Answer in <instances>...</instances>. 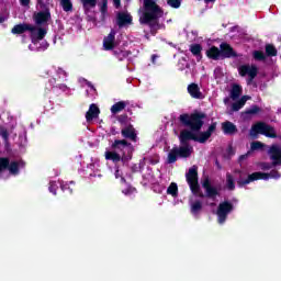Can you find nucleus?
<instances>
[{
	"mask_svg": "<svg viewBox=\"0 0 281 281\" xmlns=\"http://www.w3.org/2000/svg\"><path fill=\"white\" fill-rule=\"evenodd\" d=\"M187 183L192 192L193 196L199 199H211V201H216V196L221 195L218 188L212 186L210 177H204L202 180V188L205 193L201 190V184H199V167L193 166L186 173Z\"/></svg>",
	"mask_w": 281,
	"mask_h": 281,
	"instance_id": "1",
	"label": "nucleus"
},
{
	"mask_svg": "<svg viewBox=\"0 0 281 281\" xmlns=\"http://www.w3.org/2000/svg\"><path fill=\"white\" fill-rule=\"evenodd\" d=\"M161 16H164V9L157 4V0H143V13L139 23L140 25H148L153 36L161 30V24H159Z\"/></svg>",
	"mask_w": 281,
	"mask_h": 281,
	"instance_id": "2",
	"label": "nucleus"
},
{
	"mask_svg": "<svg viewBox=\"0 0 281 281\" xmlns=\"http://www.w3.org/2000/svg\"><path fill=\"white\" fill-rule=\"evenodd\" d=\"M181 146L173 147L167 156V164H176L178 157L188 159L192 155V146L188 142H196V134L192 130H182L179 135Z\"/></svg>",
	"mask_w": 281,
	"mask_h": 281,
	"instance_id": "3",
	"label": "nucleus"
},
{
	"mask_svg": "<svg viewBox=\"0 0 281 281\" xmlns=\"http://www.w3.org/2000/svg\"><path fill=\"white\" fill-rule=\"evenodd\" d=\"M111 150L112 151H105V159L117 164L119 161H128V159H133L135 147L131 142L123 138L115 139L111 145Z\"/></svg>",
	"mask_w": 281,
	"mask_h": 281,
	"instance_id": "4",
	"label": "nucleus"
},
{
	"mask_svg": "<svg viewBox=\"0 0 281 281\" xmlns=\"http://www.w3.org/2000/svg\"><path fill=\"white\" fill-rule=\"evenodd\" d=\"M207 119V114L205 112H193L191 114L184 113L179 116V122L186 128H190V131L194 133H199L203 128V124H205V120Z\"/></svg>",
	"mask_w": 281,
	"mask_h": 281,
	"instance_id": "5",
	"label": "nucleus"
},
{
	"mask_svg": "<svg viewBox=\"0 0 281 281\" xmlns=\"http://www.w3.org/2000/svg\"><path fill=\"white\" fill-rule=\"evenodd\" d=\"M239 175V178L237 179V186L238 188H245V186H249V183L254 181H260L261 179L263 181H267L269 179H280V172L276 169L271 170L269 173H265L262 171H256L250 175H248L247 179H243V173L240 170H235Z\"/></svg>",
	"mask_w": 281,
	"mask_h": 281,
	"instance_id": "6",
	"label": "nucleus"
},
{
	"mask_svg": "<svg viewBox=\"0 0 281 281\" xmlns=\"http://www.w3.org/2000/svg\"><path fill=\"white\" fill-rule=\"evenodd\" d=\"M250 135L252 137H256L257 135H265L266 137H270L271 139H276L278 137L276 128L265 122H259L252 125L250 130Z\"/></svg>",
	"mask_w": 281,
	"mask_h": 281,
	"instance_id": "7",
	"label": "nucleus"
},
{
	"mask_svg": "<svg viewBox=\"0 0 281 281\" xmlns=\"http://www.w3.org/2000/svg\"><path fill=\"white\" fill-rule=\"evenodd\" d=\"M234 212V204L229 201H223L217 206V223L223 225L227 221V216Z\"/></svg>",
	"mask_w": 281,
	"mask_h": 281,
	"instance_id": "8",
	"label": "nucleus"
},
{
	"mask_svg": "<svg viewBox=\"0 0 281 281\" xmlns=\"http://www.w3.org/2000/svg\"><path fill=\"white\" fill-rule=\"evenodd\" d=\"M20 164L16 160L10 161L8 157H0V175L9 170L10 175L16 177L20 172Z\"/></svg>",
	"mask_w": 281,
	"mask_h": 281,
	"instance_id": "9",
	"label": "nucleus"
},
{
	"mask_svg": "<svg viewBox=\"0 0 281 281\" xmlns=\"http://www.w3.org/2000/svg\"><path fill=\"white\" fill-rule=\"evenodd\" d=\"M238 71L241 78H245V76H248L247 85H251L256 79V76H258V67L254 65L252 66L243 65L238 68Z\"/></svg>",
	"mask_w": 281,
	"mask_h": 281,
	"instance_id": "10",
	"label": "nucleus"
},
{
	"mask_svg": "<svg viewBox=\"0 0 281 281\" xmlns=\"http://www.w3.org/2000/svg\"><path fill=\"white\" fill-rule=\"evenodd\" d=\"M43 11L35 12L33 14V21L36 26L47 25L52 21V12L49 9H42Z\"/></svg>",
	"mask_w": 281,
	"mask_h": 281,
	"instance_id": "11",
	"label": "nucleus"
},
{
	"mask_svg": "<svg viewBox=\"0 0 281 281\" xmlns=\"http://www.w3.org/2000/svg\"><path fill=\"white\" fill-rule=\"evenodd\" d=\"M220 56L221 60H225L226 58H238V53H236L234 47L227 42H223L220 44Z\"/></svg>",
	"mask_w": 281,
	"mask_h": 281,
	"instance_id": "12",
	"label": "nucleus"
},
{
	"mask_svg": "<svg viewBox=\"0 0 281 281\" xmlns=\"http://www.w3.org/2000/svg\"><path fill=\"white\" fill-rule=\"evenodd\" d=\"M32 43H37V41H43L47 36V29L43 26H34L30 30Z\"/></svg>",
	"mask_w": 281,
	"mask_h": 281,
	"instance_id": "13",
	"label": "nucleus"
},
{
	"mask_svg": "<svg viewBox=\"0 0 281 281\" xmlns=\"http://www.w3.org/2000/svg\"><path fill=\"white\" fill-rule=\"evenodd\" d=\"M268 155H270V159L272 161V166H281V148L278 145L270 146L268 150Z\"/></svg>",
	"mask_w": 281,
	"mask_h": 281,
	"instance_id": "14",
	"label": "nucleus"
},
{
	"mask_svg": "<svg viewBox=\"0 0 281 281\" xmlns=\"http://www.w3.org/2000/svg\"><path fill=\"white\" fill-rule=\"evenodd\" d=\"M216 131V122H213L205 132H201L199 136L195 135V142L205 144L212 137V133Z\"/></svg>",
	"mask_w": 281,
	"mask_h": 281,
	"instance_id": "15",
	"label": "nucleus"
},
{
	"mask_svg": "<svg viewBox=\"0 0 281 281\" xmlns=\"http://www.w3.org/2000/svg\"><path fill=\"white\" fill-rule=\"evenodd\" d=\"M115 30H111L109 35L103 38V48L105 49V52H111L115 49V46L117 45L115 43Z\"/></svg>",
	"mask_w": 281,
	"mask_h": 281,
	"instance_id": "16",
	"label": "nucleus"
},
{
	"mask_svg": "<svg viewBox=\"0 0 281 281\" xmlns=\"http://www.w3.org/2000/svg\"><path fill=\"white\" fill-rule=\"evenodd\" d=\"M121 135L124 139H131V142H137V132L133 125H127L121 130Z\"/></svg>",
	"mask_w": 281,
	"mask_h": 281,
	"instance_id": "17",
	"label": "nucleus"
},
{
	"mask_svg": "<svg viewBox=\"0 0 281 281\" xmlns=\"http://www.w3.org/2000/svg\"><path fill=\"white\" fill-rule=\"evenodd\" d=\"M133 23V16L125 12H119L116 15V24L119 27H125V25H131Z\"/></svg>",
	"mask_w": 281,
	"mask_h": 281,
	"instance_id": "18",
	"label": "nucleus"
},
{
	"mask_svg": "<svg viewBox=\"0 0 281 281\" xmlns=\"http://www.w3.org/2000/svg\"><path fill=\"white\" fill-rule=\"evenodd\" d=\"M98 117H100V108L92 103L86 112V122H93V120H98Z\"/></svg>",
	"mask_w": 281,
	"mask_h": 281,
	"instance_id": "19",
	"label": "nucleus"
},
{
	"mask_svg": "<svg viewBox=\"0 0 281 281\" xmlns=\"http://www.w3.org/2000/svg\"><path fill=\"white\" fill-rule=\"evenodd\" d=\"M187 90L191 98H194V100H203V92H201V88H199V85L190 83Z\"/></svg>",
	"mask_w": 281,
	"mask_h": 281,
	"instance_id": "20",
	"label": "nucleus"
},
{
	"mask_svg": "<svg viewBox=\"0 0 281 281\" xmlns=\"http://www.w3.org/2000/svg\"><path fill=\"white\" fill-rule=\"evenodd\" d=\"M222 131L224 135H236V133H238V127L231 121H225L222 123Z\"/></svg>",
	"mask_w": 281,
	"mask_h": 281,
	"instance_id": "21",
	"label": "nucleus"
},
{
	"mask_svg": "<svg viewBox=\"0 0 281 281\" xmlns=\"http://www.w3.org/2000/svg\"><path fill=\"white\" fill-rule=\"evenodd\" d=\"M30 30H34V25L29 23L16 24L12 27V34H25V32H30Z\"/></svg>",
	"mask_w": 281,
	"mask_h": 281,
	"instance_id": "22",
	"label": "nucleus"
},
{
	"mask_svg": "<svg viewBox=\"0 0 281 281\" xmlns=\"http://www.w3.org/2000/svg\"><path fill=\"white\" fill-rule=\"evenodd\" d=\"M206 56L210 58V60H221V49L216 46H211L206 50Z\"/></svg>",
	"mask_w": 281,
	"mask_h": 281,
	"instance_id": "23",
	"label": "nucleus"
},
{
	"mask_svg": "<svg viewBox=\"0 0 281 281\" xmlns=\"http://www.w3.org/2000/svg\"><path fill=\"white\" fill-rule=\"evenodd\" d=\"M82 4V9L86 14H89L95 5H98V0H80Z\"/></svg>",
	"mask_w": 281,
	"mask_h": 281,
	"instance_id": "24",
	"label": "nucleus"
},
{
	"mask_svg": "<svg viewBox=\"0 0 281 281\" xmlns=\"http://www.w3.org/2000/svg\"><path fill=\"white\" fill-rule=\"evenodd\" d=\"M190 52L196 57L198 61L202 60L203 54L201 52H203V46L201 44H191Z\"/></svg>",
	"mask_w": 281,
	"mask_h": 281,
	"instance_id": "25",
	"label": "nucleus"
},
{
	"mask_svg": "<svg viewBox=\"0 0 281 281\" xmlns=\"http://www.w3.org/2000/svg\"><path fill=\"white\" fill-rule=\"evenodd\" d=\"M126 104H128L126 101H119L114 103L110 109L112 115H117V113L124 111V109H126Z\"/></svg>",
	"mask_w": 281,
	"mask_h": 281,
	"instance_id": "26",
	"label": "nucleus"
},
{
	"mask_svg": "<svg viewBox=\"0 0 281 281\" xmlns=\"http://www.w3.org/2000/svg\"><path fill=\"white\" fill-rule=\"evenodd\" d=\"M243 95V87L238 83H234L231 90L232 100H238Z\"/></svg>",
	"mask_w": 281,
	"mask_h": 281,
	"instance_id": "27",
	"label": "nucleus"
},
{
	"mask_svg": "<svg viewBox=\"0 0 281 281\" xmlns=\"http://www.w3.org/2000/svg\"><path fill=\"white\" fill-rule=\"evenodd\" d=\"M201 210H203V203L200 200H195L192 204H191V214H193V216H196Z\"/></svg>",
	"mask_w": 281,
	"mask_h": 281,
	"instance_id": "28",
	"label": "nucleus"
},
{
	"mask_svg": "<svg viewBox=\"0 0 281 281\" xmlns=\"http://www.w3.org/2000/svg\"><path fill=\"white\" fill-rule=\"evenodd\" d=\"M60 7L64 12H74V3L71 0H60Z\"/></svg>",
	"mask_w": 281,
	"mask_h": 281,
	"instance_id": "29",
	"label": "nucleus"
},
{
	"mask_svg": "<svg viewBox=\"0 0 281 281\" xmlns=\"http://www.w3.org/2000/svg\"><path fill=\"white\" fill-rule=\"evenodd\" d=\"M266 56L269 58L273 56H278V48L273 44H267L266 45Z\"/></svg>",
	"mask_w": 281,
	"mask_h": 281,
	"instance_id": "30",
	"label": "nucleus"
},
{
	"mask_svg": "<svg viewBox=\"0 0 281 281\" xmlns=\"http://www.w3.org/2000/svg\"><path fill=\"white\" fill-rule=\"evenodd\" d=\"M226 188L227 190H236V183L234 182V176L232 173H226Z\"/></svg>",
	"mask_w": 281,
	"mask_h": 281,
	"instance_id": "31",
	"label": "nucleus"
},
{
	"mask_svg": "<svg viewBox=\"0 0 281 281\" xmlns=\"http://www.w3.org/2000/svg\"><path fill=\"white\" fill-rule=\"evenodd\" d=\"M167 194H170L171 196H179V187L176 182H171L170 186L167 189Z\"/></svg>",
	"mask_w": 281,
	"mask_h": 281,
	"instance_id": "32",
	"label": "nucleus"
},
{
	"mask_svg": "<svg viewBox=\"0 0 281 281\" xmlns=\"http://www.w3.org/2000/svg\"><path fill=\"white\" fill-rule=\"evenodd\" d=\"M0 135L4 140L5 146H10V133L5 127H0Z\"/></svg>",
	"mask_w": 281,
	"mask_h": 281,
	"instance_id": "33",
	"label": "nucleus"
},
{
	"mask_svg": "<svg viewBox=\"0 0 281 281\" xmlns=\"http://www.w3.org/2000/svg\"><path fill=\"white\" fill-rule=\"evenodd\" d=\"M252 57L255 60H259V61L267 60V55L262 50H254Z\"/></svg>",
	"mask_w": 281,
	"mask_h": 281,
	"instance_id": "34",
	"label": "nucleus"
},
{
	"mask_svg": "<svg viewBox=\"0 0 281 281\" xmlns=\"http://www.w3.org/2000/svg\"><path fill=\"white\" fill-rule=\"evenodd\" d=\"M246 115H256V113H260V106L252 105L250 109L244 112Z\"/></svg>",
	"mask_w": 281,
	"mask_h": 281,
	"instance_id": "35",
	"label": "nucleus"
},
{
	"mask_svg": "<svg viewBox=\"0 0 281 281\" xmlns=\"http://www.w3.org/2000/svg\"><path fill=\"white\" fill-rule=\"evenodd\" d=\"M113 54L116 58H119V56H123V58H128V56H131V52L128 50H113Z\"/></svg>",
	"mask_w": 281,
	"mask_h": 281,
	"instance_id": "36",
	"label": "nucleus"
},
{
	"mask_svg": "<svg viewBox=\"0 0 281 281\" xmlns=\"http://www.w3.org/2000/svg\"><path fill=\"white\" fill-rule=\"evenodd\" d=\"M250 148L251 150H262V148H265V144L256 140L251 143Z\"/></svg>",
	"mask_w": 281,
	"mask_h": 281,
	"instance_id": "37",
	"label": "nucleus"
},
{
	"mask_svg": "<svg viewBox=\"0 0 281 281\" xmlns=\"http://www.w3.org/2000/svg\"><path fill=\"white\" fill-rule=\"evenodd\" d=\"M122 192L126 196H131V194L137 192V189H135L134 187L127 186L125 189L122 190Z\"/></svg>",
	"mask_w": 281,
	"mask_h": 281,
	"instance_id": "38",
	"label": "nucleus"
},
{
	"mask_svg": "<svg viewBox=\"0 0 281 281\" xmlns=\"http://www.w3.org/2000/svg\"><path fill=\"white\" fill-rule=\"evenodd\" d=\"M167 3L170 8H175L176 10L181 8V0H167Z\"/></svg>",
	"mask_w": 281,
	"mask_h": 281,
	"instance_id": "39",
	"label": "nucleus"
},
{
	"mask_svg": "<svg viewBox=\"0 0 281 281\" xmlns=\"http://www.w3.org/2000/svg\"><path fill=\"white\" fill-rule=\"evenodd\" d=\"M100 12L102 16H105V14L109 12V2H101Z\"/></svg>",
	"mask_w": 281,
	"mask_h": 281,
	"instance_id": "40",
	"label": "nucleus"
},
{
	"mask_svg": "<svg viewBox=\"0 0 281 281\" xmlns=\"http://www.w3.org/2000/svg\"><path fill=\"white\" fill-rule=\"evenodd\" d=\"M117 122L120 124H128V115L127 114H121L117 116Z\"/></svg>",
	"mask_w": 281,
	"mask_h": 281,
	"instance_id": "41",
	"label": "nucleus"
},
{
	"mask_svg": "<svg viewBox=\"0 0 281 281\" xmlns=\"http://www.w3.org/2000/svg\"><path fill=\"white\" fill-rule=\"evenodd\" d=\"M37 3L41 9H49L47 5H49V0H37Z\"/></svg>",
	"mask_w": 281,
	"mask_h": 281,
	"instance_id": "42",
	"label": "nucleus"
},
{
	"mask_svg": "<svg viewBox=\"0 0 281 281\" xmlns=\"http://www.w3.org/2000/svg\"><path fill=\"white\" fill-rule=\"evenodd\" d=\"M48 190H49V192H52V194L56 195V191L58 190V186L55 184V182H49Z\"/></svg>",
	"mask_w": 281,
	"mask_h": 281,
	"instance_id": "43",
	"label": "nucleus"
},
{
	"mask_svg": "<svg viewBox=\"0 0 281 281\" xmlns=\"http://www.w3.org/2000/svg\"><path fill=\"white\" fill-rule=\"evenodd\" d=\"M243 104L239 101H236L235 103L232 104V111H238L239 109H243Z\"/></svg>",
	"mask_w": 281,
	"mask_h": 281,
	"instance_id": "44",
	"label": "nucleus"
},
{
	"mask_svg": "<svg viewBox=\"0 0 281 281\" xmlns=\"http://www.w3.org/2000/svg\"><path fill=\"white\" fill-rule=\"evenodd\" d=\"M272 167H273V164H269V162H263L261 165L262 170H271Z\"/></svg>",
	"mask_w": 281,
	"mask_h": 281,
	"instance_id": "45",
	"label": "nucleus"
},
{
	"mask_svg": "<svg viewBox=\"0 0 281 281\" xmlns=\"http://www.w3.org/2000/svg\"><path fill=\"white\" fill-rule=\"evenodd\" d=\"M251 97L249 95H244L240 98L239 102L245 106L247 104V100H250Z\"/></svg>",
	"mask_w": 281,
	"mask_h": 281,
	"instance_id": "46",
	"label": "nucleus"
},
{
	"mask_svg": "<svg viewBox=\"0 0 281 281\" xmlns=\"http://www.w3.org/2000/svg\"><path fill=\"white\" fill-rule=\"evenodd\" d=\"M114 3V8L120 9V7L122 5V0H113Z\"/></svg>",
	"mask_w": 281,
	"mask_h": 281,
	"instance_id": "47",
	"label": "nucleus"
},
{
	"mask_svg": "<svg viewBox=\"0 0 281 281\" xmlns=\"http://www.w3.org/2000/svg\"><path fill=\"white\" fill-rule=\"evenodd\" d=\"M20 5L27 8V5H30V0H20Z\"/></svg>",
	"mask_w": 281,
	"mask_h": 281,
	"instance_id": "48",
	"label": "nucleus"
},
{
	"mask_svg": "<svg viewBox=\"0 0 281 281\" xmlns=\"http://www.w3.org/2000/svg\"><path fill=\"white\" fill-rule=\"evenodd\" d=\"M115 179H120V177L122 178V172L120 171V169L115 170Z\"/></svg>",
	"mask_w": 281,
	"mask_h": 281,
	"instance_id": "49",
	"label": "nucleus"
},
{
	"mask_svg": "<svg viewBox=\"0 0 281 281\" xmlns=\"http://www.w3.org/2000/svg\"><path fill=\"white\" fill-rule=\"evenodd\" d=\"M247 157H249V154H245V155L239 156V161H243V160L247 159Z\"/></svg>",
	"mask_w": 281,
	"mask_h": 281,
	"instance_id": "50",
	"label": "nucleus"
},
{
	"mask_svg": "<svg viewBox=\"0 0 281 281\" xmlns=\"http://www.w3.org/2000/svg\"><path fill=\"white\" fill-rule=\"evenodd\" d=\"M157 58H159V56L158 55H151V63H154L155 64V60H157Z\"/></svg>",
	"mask_w": 281,
	"mask_h": 281,
	"instance_id": "51",
	"label": "nucleus"
},
{
	"mask_svg": "<svg viewBox=\"0 0 281 281\" xmlns=\"http://www.w3.org/2000/svg\"><path fill=\"white\" fill-rule=\"evenodd\" d=\"M58 88L61 89L63 91H65V89H67V86L61 83L58 86Z\"/></svg>",
	"mask_w": 281,
	"mask_h": 281,
	"instance_id": "52",
	"label": "nucleus"
},
{
	"mask_svg": "<svg viewBox=\"0 0 281 281\" xmlns=\"http://www.w3.org/2000/svg\"><path fill=\"white\" fill-rule=\"evenodd\" d=\"M58 74H64V76H67V72H65V70H63L61 68L58 69Z\"/></svg>",
	"mask_w": 281,
	"mask_h": 281,
	"instance_id": "53",
	"label": "nucleus"
},
{
	"mask_svg": "<svg viewBox=\"0 0 281 281\" xmlns=\"http://www.w3.org/2000/svg\"><path fill=\"white\" fill-rule=\"evenodd\" d=\"M50 85H56V78L49 79Z\"/></svg>",
	"mask_w": 281,
	"mask_h": 281,
	"instance_id": "54",
	"label": "nucleus"
},
{
	"mask_svg": "<svg viewBox=\"0 0 281 281\" xmlns=\"http://www.w3.org/2000/svg\"><path fill=\"white\" fill-rule=\"evenodd\" d=\"M119 60H124V58H126V57H124V55H119V57H116Z\"/></svg>",
	"mask_w": 281,
	"mask_h": 281,
	"instance_id": "55",
	"label": "nucleus"
},
{
	"mask_svg": "<svg viewBox=\"0 0 281 281\" xmlns=\"http://www.w3.org/2000/svg\"><path fill=\"white\" fill-rule=\"evenodd\" d=\"M111 133H112V135H117V131H115V128H112Z\"/></svg>",
	"mask_w": 281,
	"mask_h": 281,
	"instance_id": "56",
	"label": "nucleus"
},
{
	"mask_svg": "<svg viewBox=\"0 0 281 281\" xmlns=\"http://www.w3.org/2000/svg\"><path fill=\"white\" fill-rule=\"evenodd\" d=\"M5 22V18L0 15V23H4Z\"/></svg>",
	"mask_w": 281,
	"mask_h": 281,
	"instance_id": "57",
	"label": "nucleus"
},
{
	"mask_svg": "<svg viewBox=\"0 0 281 281\" xmlns=\"http://www.w3.org/2000/svg\"><path fill=\"white\" fill-rule=\"evenodd\" d=\"M215 164H216L218 170H221V164L218 162V160H216Z\"/></svg>",
	"mask_w": 281,
	"mask_h": 281,
	"instance_id": "58",
	"label": "nucleus"
},
{
	"mask_svg": "<svg viewBox=\"0 0 281 281\" xmlns=\"http://www.w3.org/2000/svg\"><path fill=\"white\" fill-rule=\"evenodd\" d=\"M206 3H214L216 0H204Z\"/></svg>",
	"mask_w": 281,
	"mask_h": 281,
	"instance_id": "59",
	"label": "nucleus"
},
{
	"mask_svg": "<svg viewBox=\"0 0 281 281\" xmlns=\"http://www.w3.org/2000/svg\"><path fill=\"white\" fill-rule=\"evenodd\" d=\"M121 181H122V183H126V178L121 177Z\"/></svg>",
	"mask_w": 281,
	"mask_h": 281,
	"instance_id": "60",
	"label": "nucleus"
},
{
	"mask_svg": "<svg viewBox=\"0 0 281 281\" xmlns=\"http://www.w3.org/2000/svg\"><path fill=\"white\" fill-rule=\"evenodd\" d=\"M102 3H109V0H102Z\"/></svg>",
	"mask_w": 281,
	"mask_h": 281,
	"instance_id": "61",
	"label": "nucleus"
}]
</instances>
